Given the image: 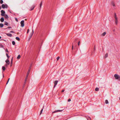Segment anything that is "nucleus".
I'll return each mask as SVG.
<instances>
[{"mask_svg": "<svg viewBox=\"0 0 120 120\" xmlns=\"http://www.w3.org/2000/svg\"><path fill=\"white\" fill-rule=\"evenodd\" d=\"M114 76L116 79L120 81V76L119 75L116 74L114 75Z\"/></svg>", "mask_w": 120, "mask_h": 120, "instance_id": "nucleus-1", "label": "nucleus"}, {"mask_svg": "<svg viewBox=\"0 0 120 120\" xmlns=\"http://www.w3.org/2000/svg\"><path fill=\"white\" fill-rule=\"evenodd\" d=\"M8 7V5L6 4H3L2 5V7L3 9L7 8Z\"/></svg>", "mask_w": 120, "mask_h": 120, "instance_id": "nucleus-2", "label": "nucleus"}, {"mask_svg": "<svg viewBox=\"0 0 120 120\" xmlns=\"http://www.w3.org/2000/svg\"><path fill=\"white\" fill-rule=\"evenodd\" d=\"M24 21L23 20L22 21L20 22L21 26L22 27H23L24 26Z\"/></svg>", "mask_w": 120, "mask_h": 120, "instance_id": "nucleus-3", "label": "nucleus"}, {"mask_svg": "<svg viewBox=\"0 0 120 120\" xmlns=\"http://www.w3.org/2000/svg\"><path fill=\"white\" fill-rule=\"evenodd\" d=\"M1 15L2 16H4L5 15V12L3 10H2L1 11Z\"/></svg>", "mask_w": 120, "mask_h": 120, "instance_id": "nucleus-4", "label": "nucleus"}, {"mask_svg": "<svg viewBox=\"0 0 120 120\" xmlns=\"http://www.w3.org/2000/svg\"><path fill=\"white\" fill-rule=\"evenodd\" d=\"M58 82V81L57 80H56L54 81V88L57 85Z\"/></svg>", "mask_w": 120, "mask_h": 120, "instance_id": "nucleus-5", "label": "nucleus"}, {"mask_svg": "<svg viewBox=\"0 0 120 120\" xmlns=\"http://www.w3.org/2000/svg\"><path fill=\"white\" fill-rule=\"evenodd\" d=\"M32 32L30 34V38H31L32 36L34 34V30L33 29L32 30Z\"/></svg>", "mask_w": 120, "mask_h": 120, "instance_id": "nucleus-6", "label": "nucleus"}, {"mask_svg": "<svg viewBox=\"0 0 120 120\" xmlns=\"http://www.w3.org/2000/svg\"><path fill=\"white\" fill-rule=\"evenodd\" d=\"M115 21L116 24V25H117L118 23L117 18H115Z\"/></svg>", "mask_w": 120, "mask_h": 120, "instance_id": "nucleus-7", "label": "nucleus"}, {"mask_svg": "<svg viewBox=\"0 0 120 120\" xmlns=\"http://www.w3.org/2000/svg\"><path fill=\"white\" fill-rule=\"evenodd\" d=\"M62 111H63V110H56L54 112H53L54 113H56V112H61Z\"/></svg>", "mask_w": 120, "mask_h": 120, "instance_id": "nucleus-8", "label": "nucleus"}, {"mask_svg": "<svg viewBox=\"0 0 120 120\" xmlns=\"http://www.w3.org/2000/svg\"><path fill=\"white\" fill-rule=\"evenodd\" d=\"M5 62H6V63H7V64L8 65H9V64H10V63L9 62V60L8 59L7 60L5 61Z\"/></svg>", "mask_w": 120, "mask_h": 120, "instance_id": "nucleus-9", "label": "nucleus"}, {"mask_svg": "<svg viewBox=\"0 0 120 120\" xmlns=\"http://www.w3.org/2000/svg\"><path fill=\"white\" fill-rule=\"evenodd\" d=\"M4 19L3 17H2L0 19V21L1 22H3L4 21Z\"/></svg>", "mask_w": 120, "mask_h": 120, "instance_id": "nucleus-10", "label": "nucleus"}, {"mask_svg": "<svg viewBox=\"0 0 120 120\" xmlns=\"http://www.w3.org/2000/svg\"><path fill=\"white\" fill-rule=\"evenodd\" d=\"M6 35L8 36L11 37L12 36V34L10 33L7 34Z\"/></svg>", "mask_w": 120, "mask_h": 120, "instance_id": "nucleus-11", "label": "nucleus"}, {"mask_svg": "<svg viewBox=\"0 0 120 120\" xmlns=\"http://www.w3.org/2000/svg\"><path fill=\"white\" fill-rule=\"evenodd\" d=\"M4 16V17L6 19H8V15L7 14H5V15Z\"/></svg>", "mask_w": 120, "mask_h": 120, "instance_id": "nucleus-12", "label": "nucleus"}, {"mask_svg": "<svg viewBox=\"0 0 120 120\" xmlns=\"http://www.w3.org/2000/svg\"><path fill=\"white\" fill-rule=\"evenodd\" d=\"M35 6L34 5H33L32 7H31V9H30V10L32 11L33 10Z\"/></svg>", "mask_w": 120, "mask_h": 120, "instance_id": "nucleus-13", "label": "nucleus"}, {"mask_svg": "<svg viewBox=\"0 0 120 120\" xmlns=\"http://www.w3.org/2000/svg\"><path fill=\"white\" fill-rule=\"evenodd\" d=\"M42 1H41L40 4V9L41 8V7L42 4Z\"/></svg>", "mask_w": 120, "mask_h": 120, "instance_id": "nucleus-14", "label": "nucleus"}, {"mask_svg": "<svg viewBox=\"0 0 120 120\" xmlns=\"http://www.w3.org/2000/svg\"><path fill=\"white\" fill-rule=\"evenodd\" d=\"M4 25H5L7 26H9V25H8V22H6V21L4 22Z\"/></svg>", "mask_w": 120, "mask_h": 120, "instance_id": "nucleus-15", "label": "nucleus"}, {"mask_svg": "<svg viewBox=\"0 0 120 120\" xmlns=\"http://www.w3.org/2000/svg\"><path fill=\"white\" fill-rule=\"evenodd\" d=\"M3 26H4V25L3 24L1 23L0 24V27L1 28H2V27H3Z\"/></svg>", "mask_w": 120, "mask_h": 120, "instance_id": "nucleus-16", "label": "nucleus"}, {"mask_svg": "<svg viewBox=\"0 0 120 120\" xmlns=\"http://www.w3.org/2000/svg\"><path fill=\"white\" fill-rule=\"evenodd\" d=\"M16 39L18 40V41H19L20 40V38L18 37H16Z\"/></svg>", "mask_w": 120, "mask_h": 120, "instance_id": "nucleus-17", "label": "nucleus"}, {"mask_svg": "<svg viewBox=\"0 0 120 120\" xmlns=\"http://www.w3.org/2000/svg\"><path fill=\"white\" fill-rule=\"evenodd\" d=\"M108 54L107 53H106L105 55L104 58H106L107 57H108Z\"/></svg>", "mask_w": 120, "mask_h": 120, "instance_id": "nucleus-18", "label": "nucleus"}, {"mask_svg": "<svg viewBox=\"0 0 120 120\" xmlns=\"http://www.w3.org/2000/svg\"><path fill=\"white\" fill-rule=\"evenodd\" d=\"M105 103L106 104H108L109 103L108 101L107 100H105Z\"/></svg>", "mask_w": 120, "mask_h": 120, "instance_id": "nucleus-19", "label": "nucleus"}, {"mask_svg": "<svg viewBox=\"0 0 120 120\" xmlns=\"http://www.w3.org/2000/svg\"><path fill=\"white\" fill-rule=\"evenodd\" d=\"M112 5L113 6H115V4H114V2H112Z\"/></svg>", "mask_w": 120, "mask_h": 120, "instance_id": "nucleus-20", "label": "nucleus"}, {"mask_svg": "<svg viewBox=\"0 0 120 120\" xmlns=\"http://www.w3.org/2000/svg\"><path fill=\"white\" fill-rule=\"evenodd\" d=\"M20 55H19L17 57V59H19L20 58Z\"/></svg>", "mask_w": 120, "mask_h": 120, "instance_id": "nucleus-21", "label": "nucleus"}, {"mask_svg": "<svg viewBox=\"0 0 120 120\" xmlns=\"http://www.w3.org/2000/svg\"><path fill=\"white\" fill-rule=\"evenodd\" d=\"M2 69L3 71H4L5 70L6 68L4 66H3L2 67Z\"/></svg>", "mask_w": 120, "mask_h": 120, "instance_id": "nucleus-22", "label": "nucleus"}, {"mask_svg": "<svg viewBox=\"0 0 120 120\" xmlns=\"http://www.w3.org/2000/svg\"><path fill=\"white\" fill-rule=\"evenodd\" d=\"M99 90V88H98L97 87L95 89V90L96 91H98Z\"/></svg>", "mask_w": 120, "mask_h": 120, "instance_id": "nucleus-23", "label": "nucleus"}, {"mask_svg": "<svg viewBox=\"0 0 120 120\" xmlns=\"http://www.w3.org/2000/svg\"><path fill=\"white\" fill-rule=\"evenodd\" d=\"M12 44L13 45H14L15 44V42L14 41H12Z\"/></svg>", "mask_w": 120, "mask_h": 120, "instance_id": "nucleus-24", "label": "nucleus"}, {"mask_svg": "<svg viewBox=\"0 0 120 120\" xmlns=\"http://www.w3.org/2000/svg\"><path fill=\"white\" fill-rule=\"evenodd\" d=\"M106 34V33L105 32H104L103 34H102V35L103 36H105V34Z\"/></svg>", "mask_w": 120, "mask_h": 120, "instance_id": "nucleus-25", "label": "nucleus"}, {"mask_svg": "<svg viewBox=\"0 0 120 120\" xmlns=\"http://www.w3.org/2000/svg\"><path fill=\"white\" fill-rule=\"evenodd\" d=\"M12 60H13V58H12V59H11V65L12 64Z\"/></svg>", "mask_w": 120, "mask_h": 120, "instance_id": "nucleus-26", "label": "nucleus"}, {"mask_svg": "<svg viewBox=\"0 0 120 120\" xmlns=\"http://www.w3.org/2000/svg\"><path fill=\"white\" fill-rule=\"evenodd\" d=\"M0 2L1 4H2L3 3V1L2 0H0Z\"/></svg>", "mask_w": 120, "mask_h": 120, "instance_id": "nucleus-27", "label": "nucleus"}, {"mask_svg": "<svg viewBox=\"0 0 120 120\" xmlns=\"http://www.w3.org/2000/svg\"><path fill=\"white\" fill-rule=\"evenodd\" d=\"M43 111V109H41V111L40 115H41V114L42 113V112Z\"/></svg>", "mask_w": 120, "mask_h": 120, "instance_id": "nucleus-28", "label": "nucleus"}, {"mask_svg": "<svg viewBox=\"0 0 120 120\" xmlns=\"http://www.w3.org/2000/svg\"><path fill=\"white\" fill-rule=\"evenodd\" d=\"M6 54L7 57L8 58V59L9 57V56L8 55V54L6 53Z\"/></svg>", "mask_w": 120, "mask_h": 120, "instance_id": "nucleus-29", "label": "nucleus"}, {"mask_svg": "<svg viewBox=\"0 0 120 120\" xmlns=\"http://www.w3.org/2000/svg\"><path fill=\"white\" fill-rule=\"evenodd\" d=\"M114 18H117L116 17V15L115 13L114 14Z\"/></svg>", "mask_w": 120, "mask_h": 120, "instance_id": "nucleus-30", "label": "nucleus"}, {"mask_svg": "<svg viewBox=\"0 0 120 120\" xmlns=\"http://www.w3.org/2000/svg\"><path fill=\"white\" fill-rule=\"evenodd\" d=\"M29 73L28 72L27 74H26V77L27 78H27L28 77V75H29Z\"/></svg>", "mask_w": 120, "mask_h": 120, "instance_id": "nucleus-31", "label": "nucleus"}, {"mask_svg": "<svg viewBox=\"0 0 120 120\" xmlns=\"http://www.w3.org/2000/svg\"><path fill=\"white\" fill-rule=\"evenodd\" d=\"M10 33H15L13 31H10Z\"/></svg>", "mask_w": 120, "mask_h": 120, "instance_id": "nucleus-32", "label": "nucleus"}, {"mask_svg": "<svg viewBox=\"0 0 120 120\" xmlns=\"http://www.w3.org/2000/svg\"><path fill=\"white\" fill-rule=\"evenodd\" d=\"M59 58H60L59 56H58V57H57V60H59Z\"/></svg>", "mask_w": 120, "mask_h": 120, "instance_id": "nucleus-33", "label": "nucleus"}, {"mask_svg": "<svg viewBox=\"0 0 120 120\" xmlns=\"http://www.w3.org/2000/svg\"><path fill=\"white\" fill-rule=\"evenodd\" d=\"M74 44H74L73 43L72 44V50H73V45Z\"/></svg>", "mask_w": 120, "mask_h": 120, "instance_id": "nucleus-34", "label": "nucleus"}, {"mask_svg": "<svg viewBox=\"0 0 120 120\" xmlns=\"http://www.w3.org/2000/svg\"><path fill=\"white\" fill-rule=\"evenodd\" d=\"M9 79H10V78H9L8 79V81H7V82L6 83V84H7L8 83V82H9Z\"/></svg>", "mask_w": 120, "mask_h": 120, "instance_id": "nucleus-35", "label": "nucleus"}, {"mask_svg": "<svg viewBox=\"0 0 120 120\" xmlns=\"http://www.w3.org/2000/svg\"><path fill=\"white\" fill-rule=\"evenodd\" d=\"M15 20L17 21V22H18V20L16 18H15Z\"/></svg>", "mask_w": 120, "mask_h": 120, "instance_id": "nucleus-36", "label": "nucleus"}, {"mask_svg": "<svg viewBox=\"0 0 120 120\" xmlns=\"http://www.w3.org/2000/svg\"><path fill=\"white\" fill-rule=\"evenodd\" d=\"M80 41H79L78 42V45L79 46V45H80Z\"/></svg>", "mask_w": 120, "mask_h": 120, "instance_id": "nucleus-37", "label": "nucleus"}, {"mask_svg": "<svg viewBox=\"0 0 120 120\" xmlns=\"http://www.w3.org/2000/svg\"><path fill=\"white\" fill-rule=\"evenodd\" d=\"M71 101V100L70 99H68V102H70Z\"/></svg>", "mask_w": 120, "mask_h": 120, "instance_id": "nucleus-38", "label": "nucleus"}, {"mask_svg": "<svg viewBox=\"0 0 120 120\" xmlns=\"http://www.w3.org/2000/svg\"><path fill=\"white\" fill-rule=\"evenodd\" d=\"M7 28H8V29L11 28V27H10V26H8V27Z\"/></svg>", "mask_w": 120, "mask_h": 120, "instance_id": "nucleus-39", "label": "nucleus"}, {"mask_svg": "<svg viewBox=\"0 0 120 120\" xmlns=\"http://www.w3.org/2000/svg\"><path fill=\"white\" fill-rule=\"evenodd\" d=\"M6 52H8V51L7 49H6V50H5Z\"/></svg>", "mask_w": 120, "mask_h": 120, "instance_id": "nucleus-40", "label": "nucleus"}, {"mask_svg": "<svg viewBox=\"0 0 120 120\" xmlns=\"http://www.w3.org/2000/svg\"><path fill=\"white\" fill-rule=\"evenodd\" d=\"M29 29H28L27 30V33H28L29 32Z\"/></svg>", "mask_w": 120, "mask_h": 120, "instance_id": "nucleus-41", "label": "nucleus"}, {"mask_svg": "<svg viewBox=\"0 0 120 120\" xmlns=\"http://www.w3.org/2000/svg\"><path fill=\"white\" fill-rule=\"evenodd\" d=\"M64 91V90H63L61 91L62 92H63Z\"/></svg>", "mask_w": 120, "mask_h": 120, "instance_id": "nucleus-42", "label": "nucleus"}, {"mask_svg": "<svg viewBox=\"0 0 120 120\" xmlns=\"http://www.w3.org/2000/svg\"><path fill=\"white\" fill-rule=\"evenodd\" d=\"M1 8V6H0V10Z\"/></svg>", "mask_w": 120, "mask_h": 120, "instance_id": "nucleus-43", "label": "nucleus"}, {"mask_svg": "<svg viewBox=\"0 0 120 120\" xmlns=\"http://www.w3.org/2000/svg\"><path fill=\"white\" fill-rule=\"evenodd\" d=\"M30 71V70H29L28 72L29 73V72Z\"/></svg>", "mask_w": 120, "mask_h": 120, "instance_id": "nucleus-44", "label": "nucleus"}, {"mask_svg": "<svg viewBox=\"0 0 120 120\" xmlns=\"http://www.w3.org/2000/svg\"><path fill=\"white\" fill-rule=\"evenodd\" d=\"M26 80H25V83H26Z\"/></svg>", "mask_w": 120, "mask_h": 120, "instance_id": "nucleus-45", "label": "nucleus"}, {"mask_svg": "<svg viewBox=\"0 0 120 120\" xmlns=\"http://www.w3.org/2000/svg\"><path fill=\"white\" fill-rule=\"evenodd\" d=\"M1 37L0 36V39H1Z\"/></svg>", "mask_w": 120, "mask_h": 120, "instance_id": "nucleus-46", "label": "nucleus"}, {"mask_svg": "<svg viewBox=\"0 0 120 120\" xmlns=\"http://www.w3.org/2000/svg\"><path fill=\"white\" fill-rule=\"evenodd\" d=\"M3 77H4V75L3 74Z\"/></svg>", "mask_w": 120, "mask_h": 120, "instance_id": "nucleus-47", "label": "nucleus"}, {"mask_svg": "<svg viewBox=\"0 0 120 120\" xmlns=\"http://www.w3.org/2000/svg\"><path fill=\"white\" fill-rule=\"evenodd\" d=\"M76 45H75V47H76Z\"/></svg>", "mask_w": 120, "mask_h": 120, "instance_id": "nucleus-48", "label": "nucleus"}, {"mask_svg": "<svg viewBox=\"0 0 120 120\" xmlns=\"http://www.w3.org/2000/svg\"><path fill=\"white\" fill-rule=\"evenodd\" d=\"M10 12L11 13V11H10Z\"/></svg>", "mask_w": 120, "mask_h": 120, "instance_id": "nucleus-49", "label": "nucleus"}, {"mask_svg": "<svg viewBox=\"0 0 120 120\" xmlns=\"http://www.w3.org/2000/svg\"><path fill=\"white\" fill-rule=\"evenodd\" d=\"M119 99H120V98H119Z\"/></svg>", "mask_w": 120, "mask_h": 120, "instance_id": "nucleus-50", "label": "nucleus"}]
</instances>
